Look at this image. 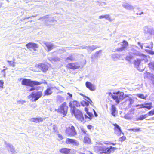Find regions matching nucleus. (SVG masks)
Returning <instances> with one entry per match:
<instances>
[{
	"mask_svg": "<svg viewBox=\"0 0 154 154\" xmlns=\"http://www.w3.org/2000/svg\"><path fill=\"white\" fill-rule=\"evenodd\" d=\"M144 108L147 109L148 110L150 109L152 107V102L149 103H144Z\"/></svg>",
	"mask_w": 154,
	"mask_h": 154,
	"instance_id": "30",
	"label": "nucleus"
},
{
	"mask_svg": "<svg viewBox=\"0 0 154 154\" xmlns=\"http://www.w3.org/2000/svg\"><path fill=\"white\" fill-rule=\"evenodd\" d=\"M93 110H94V115H95V116H97V113H96V112L95 111L94 109Z\"/></svg>",
	"mask_w": 154,
	"mask_h": 154,
	"instance_id": "64",
	"label": "nucleus"
},
{
	"mask_svg": "<svg viewBox=\"0 0 154 154\" xmlns=\"http://www.w3.org/2000/svg\"><path fill=\"white\" fill-rule=\"evenodd\" d=\"M138 44H139L141 47V49H143V46L146 48H149L150 49H152L153 48V43L152 42H151L150 43V45H148L144 43L142 45H141L140 43L139 42H138Z\"/></svg>",
	"mask_w": 154,
	"mask_h": 154,
	"instance_id": "26",
	"label": "nucleus"
},
{
	"mask_svg": "<svg viewBox=\"0 0 154 154\" xmlns=\"http://www.w3.org/2000/svg\"><path fill=\"white\" fill-rule=\"evenodd\" d=\"M57 99L60 100L61 102H63L64 100V98L61 96H59L57 97Z\"/></svg>",
	"mask_w": 154,
	"mask_h": 154,
	"instance_id": "49",
	"label": "nucleus"
},
{
	"mask_svg": "<svg viewBox=\"0 0 154 154\" xmlns=\"http://www.w3.org/2000/svg\"><path fill=\"white\" fill-rule=\"evenodd\" d=\"M26 46L28 48H32L35 51H36V48L38 47V44L32 42H30L26 44Z\"/></svg>",
	"mask_w": 154,
	"mask_h": 154,
	"instance_id": "18",
	"label": "nucleus"
},
{
	"mask_svg": "<svg viewBox=\"0 0 154 154\" xmlns=\"http://www.w3.org/2000/svg\"><path fill=\"white\" fill-rule=\"evenodd\" d=\"M66 143L67 144H72L74 145L77 146L79 145L78 142L74 139L67 138L66 140Z\"/></svg>",
	"mask_w": 154,
	"mask_h": 154,
	"instance_id": "20",
	"label": "nucleus"
},
{
	"mask_svg": "<svg viewBox=\"0 0 154 154\" xmlns=\"http://www.w3.org/2000/svg\"><path fill=\"white\" fill-rule=\"evenodd\" d=\"M97 48H98V47L97 45L88 46H87L86 49L87 50L88 53L89 52L90 53Z\"/></svg>",
	"mask_w": 154,
	"mask_h": 154,
	"instance_id": "23",
	"label": "nucleus"
},
{
	"mask_svg": "<svg viewBox=\"0 0 154 154\" xmlns=\"http://www.w3.org/2000/svg\"><path fill=\"white\" fill-rule=\"evenodd\" d=\"M114 95H112V98L116 100L118 104L124 98V93L122 92H118L116 93H114Z\"/></svg>",
	"mask_w": 154,
	"mask_h": 154,
	"instance_id": "5",
	"label": "nucleus"
},
{
	"mask_svg": "<svg viewBox=\"0 0 154 154\" xmlns=\"http://www.w3.org/2000/svg\"><path fill=\"white\" fill-rule=\"evenodd\" d=\"M153 75L151 74L150 73L148 72H146L144 74V78H148L149 79H150Z\"/></svg>",
	"mask_w": 154,
	"mask_h": 154,
	"instance_id": "34",
	"label": "nucleus"
},
{
	"mask_svg": "<svg viewBox=\"0 0 154 154\" xmlns=\"http://www.w3.org/2000/svg\"><path fill=\"white\" fill-rule=\"evenodd\" d=\"M57 136L58 138H60V140H62L63 139V137L61 134H57Z\"/></svg>",
	"mask_w": 154,
	"mask_h": 154,
	"instance_id": "54",
	"label": "nucleus"
},
{
	"mask_svg": "<svg viewBox=\"0 0 154 154\" xmlns=\"http://www.w3.org/2000/svg\"><path fill=\"white\" fill-rule=\"evenodd\" d=\"M92 127V126L90 125H89L87 126L89 130H91Z\"/></svg>",
	"mask_w": 154,
	"mask_h": 154,
	"instance_id": "60",
	"label": "nucleus"
},
{
	"mask_svg": "<svg viewBox=\"0 0 154 154\" xmlns=\"http://www.w3.org/2000/svg\"><path fill=\"white\" fill-rule=\"evenodd\" d=\"M100 19H102L105 18L109 21H112L114 20L113 19H112L110 17V15L109 14H106L100 16L99 17Z\"/></svg>",
	"mask_w": 154,
	"mask_h": 154,
	"instance_id": "24",
	"label": "nucleus"
},
{
	"mask_svg": "<svg viewBox=\"0 0 154 154\" xmlns=\"http://www.w3.org/2000/svg\"><path fill=\"white\" fill-rule=\"evenodd\" d=\"M151 81V83L153 84V85L154 86V75H153L152 76L151 78L150 79Z\"/></svg>",
	"mask_w": 154,
	"mask_h": 154,
	"instance_id": "50",
	"label": "nucleus"
},
{
	"mask_svg": "<svg viewBox=\"0 0 154 154\" xmlns=\"http://www.w3.org/2000/svg\"><path fill=\"white\" fill-rule=\"evenodd\" d=\"M129 55L127 56L126 57V60L128 61H130L131 60L134 58V55L139 56L141 57V59H137L134 61V63L135 67L140 72L144 70L145 67H141V65L140 64L141 62L143 60L146 62L148 61L147 59V57L145 55L142 54L137 50H135L134 48H132L131 51L129 52Z\"/></svg>",
	"mask_w": 154,
	"mask_h": 154,
	"instance_id": "1",
	"label": "nucleus"
},
{
	"mask_svg": "<svg viewBox=\"0 0 154 154\" xmlns=\"http://www.w3.org/2000/svg\"><path fill=\"white\" fill-rule=\"evenodd\" d=\"M49 60L51 62H56L60 61V58L57 57H50L49 58Z\"/></svg>",
	"mask_w": 154,
	"mask_h": 154,
	"instance_id": "33",
	"label": "nucleus"
},
{
	"mask_svg": "<svg viewBox=\"0 0 154 154\" xmlns=\"http://www.w3.org/2000/svg\"><path fill=\"white\" fill-rule=\"evenodd\" d=\"M122 6L125 9L129 10H133L134 8L133 6L128 3H124L122 4Z\"/></svg>",
	"mask_w": 154,
	"mask_h": 154,
	"instance_id": "17",
	"label": "nucleus"
},
{
	"mask_svg": "<svg viewBox=\"0 0 154 154\" xmlns=\"http://www.w3.org/2000/svg\"><path fill=\"white\" fill-rule=\"evenodd\" d=\"M125 119H130V117H128L127 116H125Z\"/></svg>",
	"mask_w": 154,
	"mask_h": 154,
	"instance_id": "62",
	"label": "nucleus"
},
{
	"mask_svg": "<svg viewBox=\"0 0 154 154\" xmlns=\"http://www.w3.org/2000/svg\"><path fill=\"white\" fill-rule=\"evenodd\" d=\"M86 87L91 91H94L96 88L95 85L89 82H87L85 83Z\"/></svg>",
	"mask_w": 154,
	"mask_h": 154,
	"instance_id": "19",
	"label": "nucleus"
},
{
	"mask_svg": "<svg viewBox=\"0 0 154 154\" xmlns=\"http://www.w3.org/2000/svg\"><path fill=\"white\" fill-rule=\"evenodd\" d=\"M129 130L134 132L138 131H140V128H135L130 129Z\"/></svg>",
	"mask_w": 154,
	"mask_h": 154,
	"instance_id": "45",
	"label": "nucleus"
},
{
	"mask_svg": "<svg viewBox=\"0 0 154 154\" xmlns=\"http://www.w3.org/2000/svg\"><path fill=\"white\" fill-rule=\"evenodd\" d=\"M60 151L64 154H68L70 151V149L67 148H62L60 149Z\"/></svg>",
	"mask_w": 154,
	"mask_h": 154,
	"instance_id": "32",
	"label": "nucleus"
},
{
	"mask_svg": "<svg viewBox=\"0 0 154 154\" xmlns=\"http://www.w3.org/2000/svg\"><path fill=\"white\" fill-rule=\"evenodd\" d=\"M136 96L139 98L145 99H146L147 97L146 96H144L143 94H137Z\"/></svg>",
	"mask_w": 154,
	"mask_h": 154,
	"instance_id": "37",
	"label": "nucleus"
},
{
	"mask_svg": "<svg viewBox=\"0 0 154 154\" xmlns=\"http://www.w3.org/2000/svg\"><path fill=\"white\" fill-rule=\"evenodd\" d=\"M52 93V91L50 89V88L49 87V85L47 86V88L44 91V95H49L51 94Z\"/></svg>",
	"mask_w": 154,
	"mask_h": 154,
	"instance_id": "28",
	"label": "nucleus"
},
{
	"mask_svg": "<svg viewBox=\"0 0 154 154\" xmlns=\"http://www.w3.org/2000/svg\"><path fill=\"white\" fill-rule=\"evenodd\" d=\"M87 46H82L80 47L79 49H86V48Z\"/></svg>",
	"mask_w": 154,
	"mask_h": 154,
	"instance_id": "57",
	"label": "nucleus"
},
{
	"mask_svg": "<svg viewBox=\"0 0 154 154\" xmlns=\"http://www.w3.org/2000/svg\"><path fill=\"white\" fill-rule=\"evenodd\" d=\"M30 120L31 122L37 123L43 121L44 119L42 118L39 117L38 118H32L30 119Z\"/></svg>",
	"mask_w": 154,
	"mask_h": 154,
	"instance_id": "25",
	"label": "nucleus"
},
{
	"mask_svg": "<svg viewBox=\"0 0 154 154\" xmlns=\"http://www.w3.org/2000/svg\"><path fill=\"white\" fill-rule=\"evenodd\" d=\"M85 111L87 112V114L88 115V116L86 115H85V118H84L85 121H90L92 119L93 115L92 113L88 111L87 108H85Z\"/></svg>",
	"mask_w": 154,
	"mask_h": 154,
	"instance_id": "14",
	"label": "nucleus"
},
{
	"mask_svg": "<svg viewBox=\"0 0 154 154\" xmlns=\"http://www.w3.org/2000/svg\"><path fill=\"white\" fill-rule=\"evenodd\" d=\"M103 145L102 141H97L96 142L94 147V151L100 154H109L111 153L112 150L114 151L116 149L115 148L111 146L109 148H108L105 146H100Z\"/></svg>",
	"mask_w": 154,
	"mask_h": 154,
	"instance_id": "2",
	"label": "nucleus"
},
{
	"mask_svg": "<svg viewBox=\"0 0 154 154\" xmlns=\"http://www.w3.org/2000/svg\"><path fill=\"white\" fill-rule=\"evenodd\" d=\"M41 83L36 81H31L30 79H23L22 82V85L30 86H32L33 85H41Z\"/></svg>",
	"mask_w": 154,
	"mask_h": 154,
	"instance_id": "4",
	"label": "nucleus"
},
{
	"mask_svg": "<svg viewBox=\"0 0 154 154\" xmlns=\"http://www.w3.org/2000/svg\"><path fill=\"white\" fill-rule=\"evenodd\" d=\"M26 102V101L23 100H20L17 101V103L18 104H23Z\"/></svg>",
	"mask_w": 154,
	"mask_h": 154,
	"instance_id": "46",
	"label": "nucleus"
},
{
	"mask_svg": "<svg viewBox=\"0 0 154 154\" xmlns=\"http://www.w3.org/2000/svg\"><path fill=\"white\" fill-rule=\"evenodd\" d=\"M59 52L60 53H62L65 52L66 51L63 48L60 49L59 50Z\"/></svg>",
	"mask_w": 154,
	"mask_h": 154,
	"instance_id": "53",
	"label": "nucleus"
},
{
	"mask_svg": "<svg viewBox=\"0 0 154 154\" xmlns=\"http://www.w3.org/2000/svg\"><path fill=\"white\" fill-rule=\"evenodd\" d=\"M149 68L154 70V62H151L148 64Z\"/></svg>",
	"mask_w": 154,
	"mask_h": 154,
	"instance_id": "41",
	"label": "nucleus"
},
{
	"mask_svg": "<svg viewBox=\"0 0 154 154\" xmlns=\"http://www.w3.org/2000/svg\"><path fill=\"white\" fill-rule=\"evenodd\" d=\"M67 94L69 95V96L68 97L69 98H71L72 97V94H70L69 93H67Z\"/></svg>",
	"mask_w": 154,
	"mask_h": 154,
	"instance_id": "55",
	"label": "nucleus"
},
{
	"mask_svg": "<svg viewBox=\"0 0 154 154\" xmlns=\"http://www.w3.org/2000/svg\"><path fill=\"white\" fill-rule=\"evenodd\" d=\"M36 68L41 70L43 72H46L48 69V66L44 63H39L35 65Z\"/></svg>",
	"mask_w": 154,
	"mask_h": 154,
	"instance_id": "12",
	"label": "nucleus"
},
{
	"mask_svg": "<svg viewBox=\"0 0 154 154\" xmlns=\"http://www.w3.org/2000/svg\"><path fill=\"white\" fill-rule=\"evenodd\" d=\"M82 133V135L85 134V135H89L88 133H87V131L83 128H81Z\"/></svg>",
	"mask_w": 154,
	"mask_h": 154,
	"instance_id": "40",
	"label": "nucleus"
},
{
	"mask_svg": "<svg viewBox=\"0 0 154 154\" xmlns=\"http://www.w3.org/2000/svg\"><path fill=\"white\" fill-rule=\"evenodd\" d=\"M42 95V92L39 91L36 92H33L31 94L28 96V98L30 99L32 98V100L34 101H36L39 98H40Z\"/></svg>",
	"mask_w": 154,
	"mask_h": 154,
	"instance_id": "6",
	"label": "nucleus"
},
{
	"mask_svg": "<svg viewBox=\"0 0 154 154\" xmlns=\"http://www.w3.org/2000/svg\"><path fill=\"white\" fill-rule=\"evenodd\" d=\"M144 104H137L136 105V107L137 108V109H141L142 108H144Z\"/></svg>",
	"mask_w": 154,
	"mask_h": 154,
	"instance_id": "43",
	"label": "nucleus"
},
{
	"mask_svg": "<svg viewBox=\"0 0 154 154\" xmlns=\"http://www.w3.org/2000/svg\"><path fill=\"white\" fill-rule=\"evenodd\" d=\"M66 133L69 136H74L77 134L76 131L73 125H71L66 129Z\"/></svg>",
	"mask_w": 154,
	"mask_h": 154,
	"instance_id": "7",
	"label": "nucleus"
},
{
	"mask_svg": "<svg viewBox=\"0 0 154 154\" xmlns=\"http://www.w3.org/2000/svg\"><path fill=\"white\" fill-rule=\"evenodd\" d=\"M68 107L66 103H64L61 105L59 108L57 110L58 112H60L63 115H66L67 113Z\"/></svg>",
	"mask_w": 154,
	"mask_h": 154,
	"instance_id": "8",
	"label": "nucleus"
},
{
	"mask_svg": "<svg viewBox=\"0 0 154 154\" xmlns=\"http://www.w3.org/2000/svg\"><path fill=\"white\" fill-rule=\"evenodd\" d=\"M43 44L45 45V49L48 51H50L54 48V46L53 44L50 42H45Z\"/></svg>",
	"mask_w": 154,
	"mask_h": 154,
	"instance_id": "16",
	"label": "nucleus"
},
{
	"mask_svg": "<svg viewBox=\"0 0 154 154\" xmlns=\"http://www.w3.org/2000/svg\"><path fill=\"white\" fill-rule=\"evenodd\" d=\"M49 87L50 88V89L51 90H53L54 89H56L57 90H59V89L58 88L56 87V86H54L52 85H51L50 86H49Z\"/></svg>",
	"mask_w": 154,
	"mask_h": 154,
	"instance_id": "47",
	"label": "nucleus"
},
{
	"mask_svg": "<svg viewBox=\"0 0 154 154\" xmlns=\"http://www.w3.org/2000/svg\"><path fill=\"white\" fill-rule=\"evenodd\" d=\"M4 144L5 145L6 148L8 151L10 152L11 154H16L17 153V152L15 149V148L12 144L7 143L6 141L4 142Z\"/></svg>",
	"mask_w": 154,
	"mask_h": 154,
	"instance_id": "9",
	"label": "nucleus"
},
{
	"mask_svg": "<svg viewBox=\"0 0 154 154\" xmlns=\"http://www.w3.org/2000/svg\"><path fill=\"white\" fill-rule=\"evenodd\" d=\"M86 97L90 101V102H89V101H88V103H90L91 104V103H92V101H91V100L88 97Z\"/></svg>",
	"mask_w": 154,
	"mask_h": 154,
	"instance_id": "56",
	"label": "nucleus"
},
{
	"mask_svg": "<svg viewBox=\"0 0 154 154\" xmlns=\"http://www.w3.org/2000/svg\"><path fill=\"white\" fill-rule=\"evenodd\" d=\"M4 82L3 80H0V91H2L4 88Z\"/></svg>",
	"mask_w": 154,
	"mask_h": 154,
	"instance_id": "38",
	"label": "nucleus"
},
{
	"mask_svg": "<svg viewBox=\"0 0 154 154\" xmlns=\"http://www.w3.org/2000/svg\"><path fill=\"white\" fill-rule=\"evenodd\" d=\"M80 106V103L76 101H73L72 103L71 102L69 103V106L71 108V110L72 108L74 107L75 109H76L75 106L79 107Z\"/></svg>",
	"mask_w": 154,
	"mask_h": 154,
	"instance_id": "21",
	"label": "nucleus"
},
{
	"mask_svg": "<svg viewBox=\"0 0 154 154\" xmlns=\"http://www.w3.org/2000/svg\"><path fill=\"white\" fill-rule=\"evenodd\" d=\"M40 83H41V84L42 83H45L46 84H47V82L45 81V80H44L43 82H40Z\"/></svg>",
	"mask_w": 154,
	"mask_h": 154,
	"instance_id": "63",
	"label": "nucleus"
},
{
	"mask_svg": "<svg viewBox=\"0 0 154 154\" xmlns=\"http://www.w3.org/2000/svg\"><path fill=\"white\" fill-rule=\"evenodd\" d=\"M103 144L104 143V144H106V145L109 144V143L107 142L104 141V142H103Z\"/></svg>",
	"mask_w": 154,
	"mask_h": 154,
	"instance_id": "61",
	"label": "nucleus"
},
{
	"mask_svg": "<svg viewBox=\"0 0 154 154\" xmlns=\"http://www.w3.org/2000/svg\"><path fill=\"white\" fill-rule=\"evenodd\" d=\"M125 99L126 104L129 107H131L132 104L134 102V100L131 97L128 96L125 97Z\"/></svg>",
	"mask_w": 154,
	"mask_h": 154,
	"instance_id": "15",
	"label": "nucleus"
},
{
	"mask_svg": "<svg viewBox=\"0 0 154 154\" xmlns=\"http://www.w3.org/2000/svg\"><path fill=\"white\" fill-rule=\"evenodd\" d=\"M149 53L151 54H154V51L150 50L149 51Z\"/></svg>",
	"mask_w": 154,
	"mask_h": 154,
	"instance_id": "58",
	"label": "nucleus"
},
{
	"mask_svg": "<svg viewBox=\"0 0 154 154\" xmlns=\"http://www.w3.org/2000/svg\"><path fill=\"white\" fill-rule=\"evenodd\" d=\"M81 104L83 106H88L89 105V103L86 101H82L81 102Z\"/></svg>",
	"mask_w": 154,
	"mask_h": 154,
	"instance_id": "42",
	"label": "nucleus"
},
{
	"mask_svg": "<svg viewBox=\"0 0 154 154\" xmlns=\"http://www.w3.org/2000/svg\"><path fill=\"white\" fill-rule=\"evenodd\" d=\"M101 52L102 51L101 50L97 51L93 55H92V56H91V58L93 59V58H96L98 57V56L99 54L101 53Z\"/></svg>",
	"mask_w": 154,
	"mask_h": 154,
	"instance_id": "35",
	"label": "nucleus"
},
{
	"mask_svg": "<svg viewBox=\"0 0 154 154\" xmlns=\"http://www.w3.org/2000/svg\"><path fill=\"white\" fill-rule=\"evenodd\" d=\"M71 113L72 115L74 114L76 118L81 122H83L84 118L82 112L74 107L71 108Z\"/></svg>",
	"mask_w": 154,
	"mask_h": 154,
	"instance_id": "3",
	"label": "nucleus"
},
{
	"mask_svg": "<svg viewBox=\"0 0 154 154\" xmlns=\"http://www.w3.org/2000/svg\"><path fill=\"white\" fill-rule=\"evenodd\" d=\"M122 47L125 49L128 46V44L127 42L125 41H124L121 44Z\"/></svg>",
	"mask_w": 154,
	"mask_h": 154,
	"instance_id": "36",
	"label": "nucleus"
},
{
	"mask_svg": "<svg viewBox=\"0 0 154 154\" xmlns=\"http://www.w3.org/2000/svg\"><path fill=\"white\" fill-rule=\"evenodd\" d=\"M113 125L114 126V133L116 134L118 136H120L122 133L124 134L121 129L120 127L117 124H114Z\"/></svg>",
	"mask_w": 154,
	"mask_h": 154,
	"instance_id": "13",
	"label": "nucleus"
},
{
	"mask_svg": "<svg viewBox=\"0 0 154 154\" xmlns=\"http://www.w3.org/2000/svg\"><path fill=\"white\" fill-rule=\"evenodd\" d=\"M7 62L9 63V66H11L14 67L15 66L14 62L13 61H9L8 60L7 61Z\"/></svg>",
	"mask_w": 154,
	"mask_h": 154,
	"instance_id": "44",
	"label": "nucleus"
},
{
	"mask_svg": "<svg viewBox=\"0 0 154 154\" xmlns=\"http://www.w3.org/2000/svg\"><path fill=\"white\" fill-rule=\"evenodd\" d=\"M111 114L113 116L115 117L116 116V113H117L116 111V108L113 105H112L111 106Z\"/></svg>",
	"mask_w": 154,
	"mask_h": 154,
	"instance_id": "27",
	"label": "nucleus"
},
{
	"mask_svg": "<svg viewBox=\"0 0 154 154\" xmlns=\"http://www.w3.org/2000/svg\"><path fill=\"white\" fill-rule=\"evenodd\" d=\"M120 56L117 54H114L112 55V59L114 61H116L119 59Z\"/></svg>",
	"mask_w": 154,
	"mask_h": 154,
	"instance_id": "31",
	"label": "nucleus"
},
{
	"mask_svg": "<svg viewBox=\"0 0 154 154\" xmlns=\"http://www.w3.org/2000/svg\"><path fill=\"white\" fill-rule=\"evenodd\" d=\"M125 139L126 137L125 136H123L119 138V141L122 142L125 140Z\"/></svg>",
	"mask_w": 154,
	"mask_h": 154,
	"instance_id": "48",
	"label": "nucleus"
},
{
	"mask_svg": "<svg viewBox=\"0 0 154 154\" xmlns=\"http://www.w3.org/2000/svg\"><path fill=\"white\" fill-rule=\"evenodd\" d=\"M65 61L68 62L69 61H73L75 60V58L73 55L71 54L65 59Z\"/></svg>",
	"mask_w": 154,
	"mask_h": 154,
	"instance_id": "29",
	"label": "nucleus"
},
{
	"mask_svg": "<svg viewBox=\"0 0 154 154\" xmlns=\"http://www.w3.org/2000/svg\"><path fill=\"white\" fill-rule=\"evenodd\" d=\"M124 50L125 49L124 48H123L122 47L119 48H118L116 49V50L118 51H121Z\"/></svg>",
	"mask_w": 154,
	"mask_h": 154,
	"instance_id": "51",
	"label": "nucleus"
},
{
	"mask_svg": "<svg viewBox=\"0 0 154 154\" xmlns=\"http://www.w3.org/2000/svg\"><path fill=\"white\" fill-rule=\"evenodd\" d=\"M3 67L4 68H5V69H3L2 70V71H1V72H5V71L7 69V68L6 67H5V66H4Z\"/></svg>",
	"mask_w": 154,
	"mask_h": 154,
	"instance_id": "59",
	"label": "nucleus"
},
{
	"mask_svg": "<svg viewBox=\"0 0 154 154\" xmlns=\"http://www.w3.org/2000/svg\"><path fill=\"white\" fill-rule=\"evenodd\" d=\"M90 135H85L83 139V142L84 143L87 144H90L91 143V141L89 138Z\"/></svg>",
	"mask_w": 154,
	"mask_h": 154,
	"instance_id": "22",
	"label": "nucleus"
},
{
	"mask_svg": "<svg viewBox=\"0 0 154 154\" xmlns=\"http://www.w3.org/2000/svg\"><path fill=\"white\" fill-rule=\"evenodd\" d=\"M66 66L69 69H75L80 67V64L79 62L70 63L66 64Z\"/></svg>",
	"mask_w": 154,
	"mask_h": 154,
	"instance_id": "10",
	"label": "nucleus"
},
{
	"mask_svg": "<svg viewBox=\"0 0 154 154\" xmlns=\"http://www.w3.org/2000/svg\"><path fill=\"white\" fill-rule=\"evenodd\" d=\"M147 114V115L148 116H151V115H154V111H153L152 110L149 111L148 114Z\"/></svg>",
	"mask_w": 154,
	"mask_h": 154,
	"instance_id": "52",
	"label": "nucleus"
},
{
	"mask_svg": "<svg viewBox=\"0 0 154 154\" xmlns=\"http://www.w3.org/2000/svg\"><path fill=\"white\" fill-rule=\"evenodd\" d=\"M147 116V114H146L144 115H141L138 118V120H143V119H145Z\"/></svg>",
	"mask_w": 154,
	"mask_h": 154,
	"instance_id": "39",
	"label": "nucleus"
},
{
	"mask_svg": "<svg viewBox=\"0 0 154 154\" xmlns=\"http://www.w3.org/2000/svg\"><path fill=\"white\" fill-rule=\"evenodd\" d=\"M43 20L45 21V25L46 26H48L49 24L48 23V22L50 23L55 22L56 21L54 19V17H51L48 15H46L43 17Z\"/></svg>",
	"mask_w": 154,
	"mask_h": 154,
	"instance_id": "11",
	"label": "nucleus"
}]
</instances>
